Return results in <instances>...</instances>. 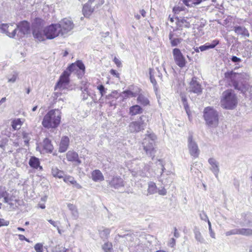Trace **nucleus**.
Returning <instances> with one entry per match:
<instances>
[{"mask_svg": "<svg viewBox=\"0 0 252 252\" xmlns=\"http://www.w3.org/2000/svg\"><path fill=\"white\" fill-rule=\"evenodd\" d=\"M0 30L10 38H14L17 34V28L14 27V23L0 24Z\"/></svg>", "mask_w": 252, "mask_h": 252, "instance_id": "ddd939ff", "label": "nucleus"}, {"mask_svg": "<svg viewBox=\"0 0 252 252\" xmlns=\"http://www.w3.org/2000/svg\"><path fill=\"white\" fill-rule=\"evenodd\" d=\"M29 163L30 166L33 168L37 169L39 167L40 169H42V166L39 165L40 162L39 159L35 157L31 158Z\"/></svg>", "mask_w": 252, "mask_h": 252, "instance_id": "cd10ccee", "label": "nucleus"}, {"mask_svg": "<svg viewBox=\"0 0 252 252\" xmlns=\"http://www.w3.org/2000/svg\"><path fill=\"white\" fill-rule=\"evenodd\" d=\"M63 178V181L66 183H70L78 189L82 188L81 186L77 183L73 177L69 175H64Z\"/></svg>", "mask_w": 252, "mask_h": 252, "instance_id": "a878e982", "label": "nucleus"}, {"mask_svg": "<svg viewBox=\"0 0 252 252\" xmlns=\"http://www.w3.org/2000/svg\"><path fill=\"white\" fill-rule=\"evenodd\" d=\"M233 30L238 36H241L244 38L249 37L250 36L249 31L243 26H234Z\"/></svg>", "mask_w": 252, "mask_h": 252, "instance_id": "f3484780", "label": "nucleus"}, {"mask_svg": "<svg viewBox=\"0 0 252 252\" xmlns=\"http://www.w3.org/2000/svg\"><path fill=\"white\" fill-rule=\"evenodd\" d=\"M107 182L110 187L115 189H119L125 185L123 179L119 176H113Z\"/></svg>", "mask_w": 252, "mask_h": 252, "instance_id": "2eb2a0df", "label": "nucleus"}, {"mask_svg": "<svg viewBox=\"0 0 252 252\" xmlns=\"http://www.w3.org/2000/svg\"><path fill=\"white\" fill-rule=\"evenodd\" d=\"M52 174L55 177H58L59 178H63L64 175V172L59 170L56 167H53L52 168Z\"/></svg>", "mask_w": 252, "mask_h": 252, "instance_id": "7c9ffc66", "label": "nucleus"}, {"mask_svg": "<svg viewBox=\"0 0 252 252\" xmlns=\"http://www.w3.org/2000/svg\"><path fill=\"white\" fill-rule=\"evenodd\" d=\"M16 28L17 31L19 30L17 35L20 37L30 33V24L27 21H23L16 24Z\"/></svg>", "mask_w": 252, "mask_h": 252, "instance_id": "4468645a", "label": "nucleus"}, {"mask_svg": "<svg viewBox=\"0 0 252 252\" xmlns=\"http://www.w3.org/2000/svg\"><path fill=\"white\" fill-rule=\"evenodd\" d=\"M231 60L232 62L234 63H238L241 62V59L239 58H238L236 56H233L231 58Z\"/></svg>", "mask_w": 252, "mask_h": 252, "instance_id": "13d9d810", "label": "nucleus"}, {"mask_svg": "<svg viewBox=\"0 0 252 252\" xmlns=\"http://www.w3.org/2000/svg\"><path fill=\"white\" fill-rule=\"evenodd\" d=\"M104 2L103 0H89L83 7L82 12L84 16L89 17L94 9L102 5Z\"/></svg>", "mask_w": 252, "mask_h": 252, "instance_id": "6e6552de", "label": "nucleus"}, {"mask_svg": "<svg viewBox=\"0 0 252 252\" xmlns=\"http://www.w3.org/2000/svg\"><path fill=\"white\" fill-rule=\"evenodd\" d=\"M6 191L5 190V188L2 187H0V199L4 196V194L5 193Z\"/></svg>", "mask_w": 252, "mask_h": 252, "instance_id": "e2e57ef3", "label": "nucleus"}, {"mask_svg": "<svg viewBox=\"0 0 252 252\" xmlns=\"http://www.w3.org/2000/svg\"><path fill=\"white\" fill-rule=\"evenodd\" d=\"M224 77L230 86L243 93L246 97L248 96L247 92L249 91L250 86L248 84L238 82L241 78V74L229 71L224 73Z\"/></svg>", "mask_w": 252, "mask_h": 252, "instance_id": "f257e3e1", "label": "nucleus"}, {"mask_svg": "<svg viewBox=\"0 0 252 252\" xmlns=\"http://www.w3.org/2000/svg\"><path fill=\"white\" fill-rule=\"evenodd\" d=\"M158 194L161 195H165L166 194L167 191L164 188H163L161 189H158Z\"/></svg>", "mask_w": 252, "mask_h": 252, "instance_id": "680f3d73", "label": "nucleus"}, {"mask_svg": "<svg viewBox=\"0 0 252 252\" xmlns=\"http://www.w3.org/2000/svg\"><path fill=\"white\" fill-rule=\"evenodd\" d=\"M238 234V228H235L225 232L226 236Z\"/></svg>", "mask_w": 252, "mask_h": 252, "instance_id": "8fccbe9b", "label": "nucleus"}, {"mask_svg": "<svg viewBox=\"0 0 252 252\" xmlns=\"http://www.w3.org/2000/svg\"><path fill=\"white\" fill-rule=\"evenodd\" d=\"M141 90L139 88H137V90H136L135 92H132L130 90H126L122 92V96L123 99H126L128 97H136L139 93H140Z\"/></svg>", "mask_w": 252, "mask_h": 252, "instance_id": "b1692460", "label": "nucleus"}, {"mask_svg": "<svg viewBox=\"0 0 252 252\" xmlns=\"http://www.w3.org/2000/svg\"><path fill=\"white\" fill-rule=\"evenodd\" d=\"M203 118L206 125L210 128H216L219 124V113L213 107L208 106L204 108Z\"/></svg>", "mask_w": 252, "mask_h": 252, "instance_id": "f03ea898", "label": "nucleus"}, {"mask_svg": "<svg viewBox=\"0 0 252 252\" xmlns=\"http://www.w3.org/2000/svg\"><path fill=\"white\" fill-rule=\"evenodd\" d=\"M176 244V240L174 238H172L170 239L168 242V245L171 248H173Z\"/></svg>", "mask_w": 252, "mask_h": 252, "instance_id": "bf43d9fd", "label": "nucleus"}, {"mask_svg": "<svg viewBox=\"0 0 252 252\" xmlns=\"http://www.w3.org/2000/svg\"><path fill=\"white\" fill-rule=\"evenodd\" d=\"M110 233V230L109 228H104L102 230H100L99 234L101 237L103 239H107Z\"/></svg>", "mask_w": 252, "mask_h": 252, "instance_id": "a19ab883", "label": "nucleus"}, {"mask_svg": "<svg viewBox=\"0 0 252 252\" xmlns=\"http://www.w3.org/2000/svg\"><path fill=\"white\" fill-rule=\"evenodd\" d=\"M48 252H69V250L59 246L53 248Z\"/></svg>", "mask_w": 252, "mask_h": 252, "instance_id": "58836bf2", "label": "nucleus"}, {"mask_svg": "<svg viewBox=\"0 0 252 252\" xmlns=\"http://www.w3.org/2000/svg\"><path fill=\"white\" fill-rule=\"evenodd\" d=\"M173 56L175 63L180 68L185 67L187 62L179 48H174L172 51Z\"/></svg>", "mask_w": 252, "mask_h": 252, "instance_id": "9b49d317", "label": "nucleus"}, {"mask_svg": "<svg viewBox=\"0 0 252 252\" xmlns=\"http://www.w3.org/2000/svg\"><path fill=\"white\" fill-rule=\"evenodd\" d=\"M189 91L195 94H200L202 92L201 85L197 82V78L193 77L189 83Z\"/></svg>", "mask_w": 252, "mask_h": 252, "instance_id": "dca6fc26", "label": "nucleus"}, {"mask_svg": "<svg viewBox=\"0 0 252 252\" xmlns=\"http://www.w3.org/2000/svg\"><path fill=\"white\" fill-rule=\"evenodd\" d=\"M174 236L177 238L180 237V234L178 232L176 227H174Z\"/></svg>", "mask_w": 252, "mask_h": 252, "instance_id": "774afa93", "label": "nucleus"}, {"mask_svg": "<svg viewBox=\"0 0 252 252\" xmlns=\"http://www.w3.org/2000/svg\"><path fill=\"white\" fill-rule=\"evenodd\" d=\"M48 221L53 226L55 227H58V222L57 221H55L52 220H48Z\"/></svg>", "mask_w": 252, "mask_h": 252, "instance_id": "0e129e2a", "label": "nucleus"}, {"mask_svg": "<svg viewBox=\"0 0 252 252\" xmlns=\"http://www.w3.org/2000/svg\"><path fill=\"white\" fill-rule=\"evenodd\" d=\"M208 226H209V233H210V236H211L212 238L215 239V238H216V237H215V232L213 231V230H212V229L211 223V222L210 221V220H208Z\"/></svg>", "mask_w": 252, "mask_h": 252, "instance_id": "864d4df0", "label": "nucleus"}, {"mask_svg": "<svg viewBox=\"0 0 252 252\" xmlns=\"http://www.w3.org/2000/svg\"><path fill=\"white\" fill-rule=\"evenodd\" d=\"M199 217L201 220L207 221V222H208V220H209L204 211H203L201 212V213L199 214Z\"/></svg>", "mask_w": 252, "mask_h": 252, "instance_id": "603ef678", "label": "nucleus"}, {"mask_svg": "<svg viewBox=\"0 0 252 252\" xmlns=\"http://www.w3.org/2000/svg\"><path fill=\"white\" fill-rule=\"evenodd\" d=\"M219 43L218 40H214L211 43H206L204 45L199 47L201 52L215 48Z\"/></svg>", "mask_w": 252, "mask_h": 252, "instance_id": "393cba45", "label": "nucleus"}, {"mask_svg": "<svg viewBox=\"0 0 252 252\" xmlns=\"http://www.w3.org/2000/svg\"><path fill=\"white\" fill-rule=\"evenodd\" d=\"M138 96L137 98V101L138 103L143 105L146 106L149 104V100L148 99L142 94H138Z\"/></svg>", "mask_w": 252, "mask_h": 252, "instance_id": "2f4dec72", "label": "nucleus"}, {"mask_svg": "<svg viewBox=\"0 0 252 252\" xmlns=\"http://www.w3.org/2000/svg\"><path fill=\"white\" fill-rule=\"evenodd\" d=\"M23 138L24 140L25 145H27L29 144V141L31 139L30 134L26 132L22 133Z\"/></svg>", "mask_w": 252, "mask_h": 252, "instance_id": "49530a36", "label": "nucleus"}, {"mask_svg": "<svg viewBox=\"0 0 252 252\" xmlns=\"http://www.w3.org/2000/svg\"><path fill=\"white\" fill-rule=\"evenodd\" d=\"M153 69H150V78L151 83L154 85H157V81L156 79H155V77L154 76V75L153 74Z\"/></svg>", "mask_w": 252, "mask_h": 252, "instance_id": "3c124183", "label": "nucleus"}, {"mask_svg": "<svg viewBox=\"0 0 252 252\" xmlns=\"http://www.w3.org/2000/svg\"><path fill=\"white\" fill-rule=\"evenodd\" d=\"M61 117L59 110H51L45 115L42 124L45 127H56L60 123Z\"/></svg>", "mask_w": 252, "mask_h": 252, "instance_id": "20e7f679", "label": "nucleus"}, {"mask_svg": "<svg viewBox=\"0 0 252 252\" xmlns=\"http://www.w3.org/2000/svg\"><path fill=\"white\" fill-rule=\"evenodd\" d=\"M91 178L92 180L95 182H101L104 179L102 173L98 169H95L92 172Z\"/></svg>", "mask_w": 252, "mask_h": 252, "instance_id": "4be33fe9", "label": "nucleus"}, {"mask_svg": "<svg viewBox=\"0 0 252 252\" xmlns=\"http://www.w3.org/2000/svg\"><path fill=\"white\" fill-rule=\"evenodd\" d=\"M150 166L144 164L142 170L137 171V174L141 177H148L150 174Z\"/></svg>", "mask_w": 252, "mask_h": 252, "instance_id": "c756f323", "label": "nucleus"}, {"mask_svg": "<svg viewBox=\"0 0 252 252\" xmlns=\"http://www.w3.org/2000/svg\"><path fill=\"white\" fill-rule=\"evenodd\" d=\"M175 19L176 20V23L178 26L180 27H184L186 28H189L190 27L189 23L188 22L184 17H176Z\"/></svg>", "mask_w": 252, "mask_h": 252, "instance_id": "c85d7f7f", "label": "nucleus"}, {"mask_svg": "<svg viewBox=\"0 0 252 252\" xmlns=\"http://www.w3.org/2000/svg\"><path fill=\"white\" fill-rule=\"evenodd\" d=\"M238 235L246 236L252 235V229L250 228H238Z\"/></svg>", "mask_w": 252, "mask_h": 252, "instance_id": "f704fd0d", "label": "nucleus"}, {"mask_svg": "<svg viewBox=\"0 0 252 252\" xmlns=\"http://www.w3.org/2000/svg\"><path fill=\"white\" fill-rule=\"evenodd\" d=\"M237 104V97L231 90L223 92L220 100V105L223 108L232 110L236 107Z\"/></svg>", "mask_w": 252, "mask_h": 252, "instance_id": "39448f33", "label": "nucleus"}, {"mask_svg": "<svg viewBox=\"0 0 252 252\" xmlns=\"http://www.w3.org/2000/svg\"><path fill=\"white\" fill-rule=\"evenodd\" d=\"M9 224L8 221L5 220L4 219H0V227L2 226H7Z\"/></svg>", "mask_w": 252, "mask_h": 252, "instance_id": "052dcab7", "label": "nucleus"}, {"mask_svg": "<svg viewBox=\"0 0 252 252\" xmlns=\"http://www.w3.org/2000/svg\"><path fill=\"white\" fill-rule=\"evenodd\" d=\"M156 139L157 136L154 133L147 131V133L145 134L142 143L143 149L146 155L151 157L152 159L155 157L157 152L155 148Z\"/></svg>", "mask_w": 252, "mask_h": 252, "instance_id": "7ed1b4c3", "label": "nucleus"}, {"mask_svg": "<svg viewBox=\"0 0 252 252\" xmlns=\"http://www.w3.org/2000/svg\"><path fill=\"white\" fill-rule=\"evenodd\" d=\"M61 35H63L71 31L74 28L73 22L68 18H64L57 24Z\"/></svg>", "mask_w": 252, "mask_h": 252, "instance_id": "1a4fd4ad", "label": "nucleus"}, {"mask_svg": "<svg viewBox=\"0 0 252 252\" xmlns=\"http://www.w3.org/2000/svg\"><path fill=\"white\" fill-rule=\"evenodd\" d=\"M77 69V66L75 63L71 64L60 76L59 81L55 86V90L58 89L61 90L65 88L69 83V77L70 73Z\"/></svg>", "mask_w": 252, "mask_h": 252, "instance_id": "423d86ee", "label": "nucleus"}, {"mask_svg": "<svg viewBox=\"0 0 252 252\" xmlns=\"http://www.w3.org/2000/svg\"><path fill=\"white\" fill-rule=\"evenodd\" d=\"M43 245L41 244L37 243L34 246V249L36 252H42Z\"/></svg>", "mask_w": 252, "mask_h": 252, "instance_id": "6e6d98bb", "label": "nucleus"}, {"mask_svg": "<svg viewBox=\"0 0 252 252\" xmlns=\"http://www.w3.org/2000/svg\"><path fill=\"white\" fill-rule=\"evenodd\" d=\"M158 161L159 162V164H160V166H161L162 172H161V176L163 177L164 176V175L163 174V171H164V170L165 169V168L164 167V165H163V163H162L161 160L160 159H159Z\"/></svg>", "mask_w": 252, "mask_h": 252, "instance_id": "69168bd1", "label": "nucleus"}, {"mask_svg": "<svg viewBox=\"0 0 252 252\" xmlns=\"http://www.w3.org/2000/svg\"><path fill=\"white\" fill-rule=\"evenodd\" d=\"M44 33H45L46 38L48 39H52L60 34L61 35L57 24H52L45 27L44 29Z\"/></svg>", "mask_w": 252, "mask_h": 252, "instance_id": "9d476101", "label": "nucleus"}, {"mask_svg": "<svg viewBox=\"0 0 252 252\" xmlns=\"http://www.w3.org/2000/svg\"><path fill=\"white\" fill-rule=\"evenodd\" d=\"M75 63L77 66V69L78 68L80 70H82L83 72H84L85 67L82 61H77Z\"/></svg>", "mask_w": 252, "mask_h": 252, "instance_id": "de8ad7c7", "label": "nucleus"}, {"mask_svg": "<svg viewBox=\"0 0 252 252\" xmlns=\"http://www.w3.org/2000/svg\"><path fill=\"white\" fill-rule=\"evenodd\" d=\"M208 162L211 165V170L215 174L216 177L218 178L220 171L219 167V163L216 161L215 159L213 158H209L208 160Z\"/></svg>", "mask_w": 252, "mask_h": 252, "instance_id": "412c9836", "label": "nucleus"}, {"mask_svg": "<svg viewBox=\"0 0 252 252\" xmlns=\"http://www.w3.org/2000/svg\"><path fill=\"white\" fill-rule=\"evenodd\" d=\"M6 78L8 79V82L14 83L18 78V73L13 71L11 74L7 76Z\"/></svg>", "mask_w": 252, "mask_h": 252, "instance_id": "c9c22d12", "label": "nucleus"}, {"mask_svg": "<svg viewBox=\"0 0 252 252\" xmlns=\"http://www.w3.org/2000/svg\"><path fill=\"white\" fill-rule=\"evenodd\" d=\"M43 150L46 153H51L53 150V146L51 144V141L48 138H45L42 143Z\"/></svg>", "mask_w": 252, "mask_h": 252, "instance_id": "5701e85b", "label": "nucleus"}, {"mask_svg": "<svg viewBox=\"0 0 252 252\" xmlns=\"http://www.w3.org/2000/svg\"><path fill=\"white\" fill-rule=\"evenodd\" d=\"M148 118L142 115L135 121L131 122L128 126V130L131 133H138L143 130L147 125Z\"/></svg>", "mask_w": 252, "mask_h": 252, "instance_id": "0eeeda50", "label": "nucleus"}, {"mask_svg": "<svg viewBox=\"0 0 252 252\" xmlns=\"http://www.w3.org/2000/svg\"><path fill=\"white\" fill-rule=\"evenodd\" d=\"M114 63H115V64L118 66H120L121 65V63L120 62V61L117 59L116 57H115L114 59Z\"/></svg>", "mask_w": 252, "mask_h": 252, "instance_id": "338daca9", "label": "nucleus"}, {"mask_svg": "<svg viewBox=\"0 0 252 252\" xmlns=\"http://www.w3.org/2000/svg\"><path fill=\"white\" fill-rule=\"evenodd\" d=\"M82 91V97L83 100H86L88 98L90 95L88 93V89L87 87H84L83 88H81Z\"/></svg>", "mask_w": 252, "mask_h": 252, "instance_id": "c03bdc74", "label": "nucleus"}, {"mask_svg": "<svg viewBox=\"0 0 252 252\" xmlns=\"http://www.w3.org/2000/svg\"><path fill=\"white\" fill-rule=\"evenodd\" d=\"M4 199V202L8 203V204L12 205V203L11 202V201L13 200V198L12 196H9V193L6 191L4 194V196H3Z\"/></svg>", "mask_w": 252, "mask_h": 252, "instance_id": "37998d69", "label": "nucleus"}, {"mask_svg": "<svg viewBox=\"0 0 252 252\" xmlns=\"http://www.w3.org/2000/svg\"><path fill=\"white\" fill-rule=\"evenodd\" d=\"M143 112L142 108L138 105H135L129 108V114L131 116H135L141 114Z\"/></svg>", "mask_w": 252, "mask_h": 252, "instance_id": "bb28decb", "label": "nucleus"}, {"mask_svg": "<svg viewBox=\"0 0 252 252\" xmlns=\"http://www.w3.org/2000/svg\"><path fill=\"white\" fill-rule=\"evenodd\" d=\"M148 192L150 194H153L157 192V187L154 182H150L148 183Z\"/></svg>", "mask_w": 252, "mask_h": 252, "instance_id": "72a5a7b5", "label": "nucleus"}, {"mask_svg": "<svg viewBox=\"0 0 252 252\" xmlns=\"http://www.w3.org/2000/svg\"><path fill=\"white\" fill-rule=\"evenodd\" d=\"M44 25V21L40 18H35L32 23V30L33 29H42Z\"/></svg>", "mask_w": 252, "mask_h": 252, "instance_id": "473e14b6", "label": "nucleus"}, {"mask_svg": "<svg viewBox=\"0 0 252 252\" xmlns=\"http://www.w3.org/2000/svg\"><path fill=\"white\" fill-rule=\"evenodd\" d=\"M188 147L190 155L194 158L198 157L200 151L196 142L193 139V136L189 134L188 138Z\"/></svg>", "mask_w": 252, "mask_h": 252, "instance_id": "f8f14e48", "label": "nucleus"}, {"mask_svg": "<svg viewBox=\"0 0 252 252\" xmlns=\"http://www.w3.org/2000/svg\"><path fill=\"white\" fill-rule=\"evenodd\" d=\"M33 37L39 41H43L45 40L46 36L44 33V30L42 29H33L32 30Z\"/></svg>", "mask_w": 252, "mask_h": 252, "instance_id": "a211bd4d", "label": "nucleus"}, {"mask_svg": "<svg viewBox=\"0 0 252 252\" xmlns=\"http://www.w3.org/2000/svg\"><path fill=\"white\" fill-rule=\"evenodd\" d=\"M66 158L70 161H74L78 164L81 163V161L79 159L78 154L74 151H69L66 154Z\"/></svg>", "mask_w": 252, "mask_h": 252, "instance_id": "aec40b11", "label": "nucleus"}, {"mask_svg": "<svg viewBox=\"0 0 252 252\" xmlns=\"http://www.w3.org/2000/svg\"><path fill=\"white\" fill-rule=\"evenodd\" d=\"M97 88L99 90L101 96H102L106 93V90L103 85H100L98 86Z\"/></svg>", "mask_w": 252, "mask_h": 252, "instance_id": "5fc2aeb1", "label": "nucleus"}, {"mask_svg": "<svg viewBox=\"0 0 252 252\" xmlns=\"http://www.w3.org/2000/svg\"><path fill=\"white\" fill-rule=\"evenodd\" d=\"M112 247V246L111 243H105L103 245L102 248L105 252H109L110 251V250L111 249Z\"/></svg>", "mask_w": 252, "mask_h": 252, "instance_id": "09e8293b", "label": "nucleus"}, {"mask_svg": "<svg viewBox=\"0 0 252 252\" xmlns=\"http://www.w3.org/2000/svg\"><path fill=\"white\" fill-rule=\"evenodd\" d=\"M168 177L165 179V181H162L163 184L166 185H170L173 182V178L171 177L173 174H171L170 173L169 174L167 175Z\"/></svg>", "mask_w": 252, "mask_h": 252, "instance_id": "a18cd8bd", "label": "nucleus"}, {"mask_svg": "<svg viewBox=\"0 0 252 252\" xmlns=\"http://www.w3.org/2000/svg\"><path fill=\"white\" fill-rule=\"evenodd\" d=\"M169 38L170 40L171 46L173 47L177 46L182 41V39L181 38H173L172 34L171 33L169 34Z\"/></svg>", "mask_w": 252, "mask_h": 252, "instance_id": "4c0bfd02", "label": "nucleus"}, {"mask_svg": "<svg viewBox=\"0 0 252 252\" xmlns=\"http://www.w3.org/2000/svg\"><path fill=\"white\" fill-rule=\"evenodd\" d=\"M69 143V138L67 136H63L62 138L59 149L60 153L65 152L68 149Z\"/></svg>", "mask_w": 252, "mask_h": 252, "instance_id": "6ab92c4d", "label": "nucleus"}, {"mask_svg": "<svg viewBox=\"0 0 252 252\" xmlns=\"http://www.w3.org/2000/svg\"><path fill=\"white\" fill-rule=\"evenodd\" d=\"M194 233L195 239L196 241L201 244L205 243V240L198 230H194Z\"/></svg>", "mask_w": 252, "mask_h": 252, "instance_id": "e433bc0d", "label": "nucleus"}, {"mask_svg": "<svg viewBox=\"0 0 252 252\" xmlns=\"http://www.w3.org/2000/svg\"><path fill=\"white\" fill-rule=\"evenodd\" d=\"M183 104L184 108L186 111V113L188 114V115L189 116V111H189V106L188 104L187 101H186L185 102H183Z\"/></svg>", "mask_w": 252, "mask_h": 252, "instance_id": "4d7b16f0", "label": "nucleus"}, {"mask_svg": "<svg viewBox=\"0 0 252 252\" xmlns=\"http://www.w3.org/2000/svg\"><path fill=\"white\" fill-rule=\"evenodd\" d=\"M67 207L71 211L72 215L74 217L77 218L78 217V213L76 206L72 204H68L67 205Z\"/></svg>", "mask_w": 252, "mask_h": 252, "instance_id": "79ce46f5", "label": "nucleus"}, {"mask_svg": "<svg viewBox=\"0 0 252 252\" xmlns=\"http://www.w3.org/2000/svg\"><path fill=\"white\" fill-rule=\"evenodd\" d=\"M21 125V121L18 119L13 120L11 126L13 129L17 130L20 128Z\"/></svg>", "mask_w": 252, "mask_h": 252, "instance_id": "ea45409f", "label": "nucleus"}]
</instances>
